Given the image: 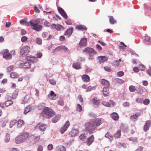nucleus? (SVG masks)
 I'll use <instances>...</instances> for the list:
<instances>
[{"mask_svg": "<svg viewBox=\"0 0 151 151\" xmlns=\"http://www.w3.org/2000/svg\"><path fill=\"white\" fill-rule=\"evenodd\" d=\"M14 66L13 65H11L9 67L7 68V70L8 72H10L11 71H12L14 68Z\"/></svg>", "mask_w": 151, "mask_h": 151, "instance_id": "nucleus-58", "label": "nucleus"}, {"mask_svg": "<svg viewBox=\"0 0 151 151\" xmlns=\"http://www.w3.org/2000/svg\"><path fill=\"white\" fill-rule=\"evenodd\" d=\"M79 44L80 46H86L87 45V38H81Z\"/></svg>", "mask_w": 151, "mask_h": 151, "instance_id": "nucleus-12", "label": "nucleus"}, {"mask_svg": "<svg viewBox=\"0 0 151 151\" xmlns=\"http://www.w3.org/2000/svg\"><path fill=\"white\" fill-rule=\"evenodd\" d=\"M73 30V28L72 27H71L70 28L68 29L65 32L64 35H67L68 37H69L72 34Z\"/></svg>", "mask_w": 151, "mask_h": 151, "instance_id": "nucleus-15", "label": "nucleus"}, {"mask_svg": "<svg viewBox=\"0 0 151 151\" xmlns=\"http://www.w3.org/2000/svg\"><path fill=\"white\" fill-rule=\"evenodd\" d=\"M55 114V112L52 109L48 107L44 108L42 112L43 116L48 118L52 117Z\"/></svg>", "mask_w": 151, "mask_h": 151, "instance_id": "nucleus-2", "label": "nucleus"}, {"mask_svg": "<svg viewBox=\"0 0 151 151\" xmlns=\"http://www.w3.org/2000/svg\"><path fill=\"white\" fill-rule=\"evenodd\" d=\"M113 81L115 83L118 84H122L124 82L123 80L119 78H114Z\"/></svg>", "mask_w": 151, "mask_h": 151, "instance_id": "nucleus-27", "label": "nucleus"}, {"mask_svg": "<svg viewBox=\"0 0 151 151\" xmlns=\"http://www.w3.org/2000/svg\"><path fill=\"white\" fill-rule=\"evenodd\" d=\"M130 118L131 120L133 121H135L137 119V117L134 115L131 116Z\"/></svg>", "mask_w": 151, "mask_h": 151, "instance_id": "nucleus-53", "label": "nucleus"}, {"mask_svg": "<svg viewBox=\"0 0 151 151\" xmlns=\"http://www.w3.org/2000/svg\"><path fill=\"white\" fill-rule=\"evenodd\" d=\"M32 109V107L30 106H28L24 111V114H26L28 112L30 111Z\"/></svg>", "mask_w": 151, "mask_h": 151, "instance_id": "nucleus-39", "label": "nucleus"}, {"mask_svg": "<svg viewBox=\"0 0 151 151\" xmlns=\"http://www.w3.org/2000/svg\"><path fill=\"white\" fill-rule=\"evenodd\" d=\"M82 107L81 105L80 104H78L77 105V111L79 112H81V111L82 110Z\"/></svg>", "mask_w": 151, "mask_h": 151, "instance_id": "nucleus-46", "label": "nucleus"}, {"mask_svg": "<svg viewBox=\"0 0 151 151\" xmlns=\"http://www.w3.org/2000/svg\"><path fill=\"white\" fill-rule=\"evenodd\" d=\"M74 68L76 69H79L81 68V66L80 64L79 63H74L73 65Z\"/></svg>", "mask_w": 151, "mask_h": 151, "instance_id": "nucleus-25", "label": "nucleus"}, {"mask_svg": "<svg viewBox=\"0 0 151 151\" xmlns=\"http://www.w3.org/2000/svg\"><path fill=\"white\" fill-rule=\"evenodd\" d=\"M101 83L102 85L104 86V87H109V82L104 79L101 80Z\"/></svg>", "mask_w": 151, "mask_h": 151, "instance_id": "nucleus-19", "label": "nucleus"}, {"mask_svg": "<svg viewBox=\"0 0 151 151\" xmlns=\"http://www.w3.org/2000/svg\"><path fill=\"white\" fill-rule=\"evenodd\" d=\"M49 82V83L51 84L54 85L56 84V81L54 80H50Z\"/></svg>", "mask_w": 151, "mask_h": 151, "instance_id": "nucleus-60", "label": "nucleus"}, {"mask_svg": "<svg viewBox=\"0 0 151 151\" xmlns=\"http://www.w3.org/2000/svg\"><path fill=\"white\" fill-rule=\"evenodd\" d=\"M34 9L35 12H36L39 13L40 12V11L39 9L36 6H34Z\"/></svg>", "mask_w": 151, "mask_h": 151, "instance_id": "nucleus-59", "label": "nucleus"}, {"mask_svg": "<svg viewBox=\"0 0 151 151\" xmlns=\"http://www.w3.org/2000/svg\"><path fill=\"white\" fill-rule=\"evenodd\" d=\"M76 28L81 31L86 30L87 29V28L85 25H78L76 27Z\"/></svg>", "mask_w": 151, "mask_h": 151, "instance_id": "nucleus-22", "label": "nucleus"}, {"mask_svg": "<svg viewBox=\"0 0 151 151\" xmlns=\"http://www.w3.org/2000/svg\"><path fill=\"white\" fill-rule=\"evenodd\" d=\"M97 59L100 63H103L107 60V58L105 56H99L97 57Z\"/></svg>", "mask_w": 151, "mask_h": 151, "instance_id": "nucleus-17", "label": "nucleus"}, {"mask_svg": "<svg viewBox=\"0 0 151 151\" xmlns=\"http://www.w3.org/2000/svg\"><path fill=\"white\" fill-rule=\"evenodd\" d=\"M17 120H13L12 121H11L10 122V128H11L14 125L17 123Z\"/></svg>", "mask_w": 151, "mask_h": 151, "instance_id": "nucleus-42", "label": "nucleus"}, {"mask_svg": "<svg viewBox=\"0 0 151 151\" xmlns=\"http://www.w3.org/2000/svg\"><path fill=\"white\" fill-rule=\"evenodd\" d=\"M105 137H106L109 138L110 139V141H111V140L109 138L110 137H112V136L111 134L107 132L105 135Z\"/></svg>", "mask_w": 151, "mask_h": 151, "instance_id": "nucleus-50", "label": "nucleus"}, {"mask_svg": "<svg viewBox=\"0 0 151 151\" xmlns=\"http://www.w3.org/2000/svg\"><path fill=\"white\" fill-rule=\"evenodd\" d=\"M96 47L99 51H101L102 49V47L99 45H96Z\"/></svg>", "mask_w": 151, "mask_h": 151, "instance_id": "nucleus-62", "label": "nucleus"}, {"mask_svg": "<svg viewBox=\"0 0 151 151\" xmlns=\"http://www.w3.org/2000/svg\"><path fill=\"white\" fill-rule=\"evenodd\" d=\"M44 25L47 27H50V26L51 27V26L52 25V24H51L48 21H46L44 23Z\"/></svg>", "mask_w": 151, "mask_h": 151, "instance_id": "nucleus-52", "label": "nucleus"}, {"mask_svg": "<svg viewBox=\"0 0 151 151\" xmlns=\"http://www.w3.org/2000/svg\"><path fill=\"white\" fill-rule=\"evenodd\" d=\"M42 37L44 38H45L47 37L48 36V38H51L52 36L51 35H48V34L47 32H44L42 34Z\"/></svg>", "mask_w": 151, "mask_h": 151, "instance_id": "nucleus-43", "label": "nucleus"}, {"mask_svg": "<svg viewBox=\"0 0 151 151\" xmlns=\"http://www.w3.org/2000/svg\"><path fill=\"white\" fill-rule=\"evenodd\" d=\"M79 133V131L77 129H73L71 132L70 134L72 136L77 135Z\"/></svg>", "mask_w": 151, "mask_h": 151, "instance_id": "nucleus-24", "label": "nucleus"}, {"mask_svg": "<svg viewBox=\"0 0 151 151\" xmlns=\"http://www.w3.org/2000/svg\"><path fill=\"white\" fill-rule=\"evenodd\" d=\"M29 135V133L27 132H24L22 135H20L22 140L24 141L28 137Z\"/></svg>", "mask_w": 151, "mask_h": 151, "instance_id": "nucleus-21", "label": "nucleus"}, {"mask_svg": "<svg viewBox=\"0 0 151 151\" xmlns=\"http://www.w3.org/2000/svg\"><path fill=\"white\" fill-rule=\"evenodd\" d=\"M13 102L11 100H8L5 102L4 105L6 106H8L11 105L13 104Z\"/></svg>", "mask_w": 151, "mask_h": 151, "instance_id": "nucleus-38", "label": "nucleus"}, {"mask_svg": "<svg viewBox=\"0 0 151 151\" xmlns=\"http://www.w3.org/2000/svg\"><path fill=\"white\" fill-rule=\"evenodd\" d=\"M49 99L51 100H55L58 97V96L55 94L53 91H51L50 94L48 95Z\"/></svg>", "mask_w": 151, "mask_h": 151, "instance_id": "nucleus-11", "label": "nucleus"}, {"mask_svg": "<svg viewBox=\"0 0 151 151\" xmlns=\"http://www.w3.org/2000/svg\"><path fill=\"white\" fill-rule=\"evenodd\" d=\"M109 21L111 24H114L116 22V20L112 16H110L109 17Z\"/></svg>", "mask_w": 151, "mask_h": 151, "instance_id": "nucleus-26", "label": "nucleus"}, {"mask_svg": "<svg viewBox=\"0 0 151 151\" xmlns=\"http://www.w3.org/2000/svg\"><path fill=\"white\" fill-rule=\"evenodd\" d=\"M94 138L93 135H92L90 137L87 139V140L86 142V143L88 146L90 145L94 141Z\"/></svg>", "mask_w": 151, "mask_h": 151, "instance_id": "nucleus-14", "label": "nucleus"}, {"mask_svg": "<svg viewBox=\"0 0 151 151\" xmlns=\"http://www.w3.org/2000/svg\"><path fill=\"white\" fill-rule=\"evenodd\" d=\"M43 147L41 145L38 146L37 148V151H42Z\"/></svg>", "mask_w": 151, "mask_h": 151, "instance_id": "nucleus-63", "label": "nucleus"}, {"mask_svg": "<svg viewBox=\"0 0 151 151\" xmlns=\"http://www.w3.org/2000/svg\"><path fill=\"white\" fill-rule=\"evenodd\" d=\"M30 65L29 62H26L21 63L19 66L23 68H30Z\"/></svg>", "mask_w": 151, "mask_h": 151, "instance_id": "nucleus-10", "label": "nucleus"}, {"mask_svg": "<svg viewBox=\"0 0 151 151\" xmlns=\"http://www.w3.org/2000/svg\"><path fill=\"white\" fill-rule=\"evenodd\" d=\"M23 124V121L21 119L19 120L17 122V127H18L20 128Z\"/></svg>", "mask_w": 151, "mask_h": 151, "instance_id": "nucleus-41", "label": "nucleus"}, {"mask_svg": "<svg viewBox=\"0 0 151 151\" xmlns=\"http://www.w3.org/2000/svg\"><path fill=\"white\" fill-rule=\"evenodd\" d=\"M102 104L103 105L106 107H109L110 106V104L109 103V101L108 102H103Z\"/></svg>", "mask_w": 151, "mask_h": 151, "instance_id": "nucleus-49", "label": "nucleus"}, {"mask_svg": "<svg viewBox=\"0 0 151 151\" xmlns=\"http://www.w3.org/2000/svg\"><path fill=\"white\" fill-rule=\"evenodd\" d=\"M58 10L59 13L62 15V16L65 19H67L68 18V16L66 13L65 12L64 10L61 7H58Z\"/></svg>", "mask_w": 151, "mask_h": 151, "instance_id": "nucleus-9", "label": "nucleus"}, {"mask_svg": "<svg viewBox=\"0 0 151 151\" xmlns=\"http://www.w3.org/2000/svg\"><path fill=\"white\" fill-rule=\"evenodd\" d=\"M143 103L145 105H148L150 104V101L149 99H146L143 101Z\"/></svg>", "mask_w": 151, "mask_h": 151, "instance_id": "nucleus-44", "label": "nucleus"}, {"mask_svg": "<svg viewBox=\"0 0 151 151\" xmlns=\"http://www.w3.org/2000/svg\"><path fill=\"white\" fill-rule=\"evenodd\" d=\"M51 28L54 29H56L58 31L62 29H64L63 27L60 24H52Z\"/></svg>", "mask_w": 151, "mask_h": 151, "instance_id": "nucleus-13", "label": "nucleus"}, {"mask_svg": "<svg viewBox=\"0 0 151 151\" xmlns=\"http://www.w3.org/2000/svg\"><path fill=\"white\" fill-rule=\"evenodd\" d=\"M136 101L138 103H143V99L140 98H138L136 99Z\"/></svg>", "mask_w": 151, "mask_h": 151, "instance_id": "nucleus-48", "label": "nucleus"}, {"mask_svg": "<svg viewBox=\"0 0 151 151\" xmlns=\"http://www.w3.org/2000/svg\"><path fill=\"white\" fill-rule=\"evenodd\" d=\"M129 89L130 91L133 92L135 91L137 89L135 88V87L133 86H131L129 87Z\"/></svg>", "mask_w": 151, "mask_h": 151, "instance_id": "nucleus-45", "label": "nucleus"}, {"mask_svg": "<svg viewBox=\"0 0 151 151\" xmlns=\"http://www.w3.org/2000/svg\"><path fill=\"white\" fill-rule=\"evenodd\" d=\"M103 122L102 120L100 119L91 120L86 123L85 129L90 134L93 133L97 129V127L101 124Z\"/></svg>", "mask_w": 151, "mask_h": 151, "instance_id": "nucleus-1", "label": "nucleus"}, {"mask_svg": "<svg viewBox=\"0 0 151 151\" xmlns=\"http://www.w3.org/2000/svg\"><path fill=\"white\" fill-rule=\"evenodd\" d=\"M25 59L28 61H30L32 62L35 63L36 62L37 60V58L35 57H33L32 56H26Z\"/></svg>", "mask_w": 151, "mask_h": 151, "instance_id": "nucleus-16", "label": "nucleus"}, {"mask_svg": "<svg viewBox=\"0 0 151 151\" xmlns=\"http://www.w3.org/2000/svg\"><path fill=\"white\" fill-rule=\"evenodd\" d=\"M27 19V18H25L24 19H22L20 21V23L24 25V24L26 22V21Z\"/></svg>", "mask_w": 151, "mask_h": 151, "instance_id": "nucleus-51", "label": "nucleus"}, {"mask_svg": "<svg viewBox=\"0 0 151 151\" xmlns=\"http://www.w3.org/2000/svg\"><path fill=\"white\" fill-rule=\"evenodd\" d=\"M31 138L32 139L31 142L33 144H35L40 139L39 136H35L34 135H32L31 136Z\"/></svg>", "mask_w": 151, "mask_h": 151, "instance_id": "nucleus-18", "label": "nucleus"}, {"mask_svg": "<svg viewBox=\"0 0 151 151\" xmlns=\"http://www.w3.org/2000/svg\"><path fill=\"white\" fill-rule=\"evenodd\" d=\"M18 89H16L14 91L12 97L13 99H15L17 98L18 94Z\"/></svg>", "mask_w": 151, "mask_h": 151, "instance_id": "nucleus-31", "label": "nucleus"}, {"mask_svg": "<svg viewBox=\"0 0 151 151\" xmlns=\"http://www.w3.org/2000/svg\"><path fill=\"white\" fill-rule=\"evenodd\" d=\"M20 136L17 137L15 139V142L17 144H19L24 142Z\"/></svg>", "mask_w": 151, "mask_h": 151, "instance_id": "nucleus-23", "label": "nucleus"}, {"mask_svg": "<svg viewBox=\"0 0 151 151\" xmlns=\"http://www.w3.org/2000/svg\"><path fill=\"white\" fill-rule=\"evenodd\" d=\"M29 47L28 46H25L23 47L20 51V55H26L29 52Z\"/></svg>", "mask_w": 151, "mask_h": 151, "instance_id": "nucleus-5", "label": "nucleus"}, {"mask_svg": "<svg viewBox=\"0 0 151 151\" xmlns=\"http://www.w3.org/2000/svg\"><path fill=\"white\" fill-rule=\"evenodd\" d=\"M83 53L86 52L89 54L95 55L96 53V52L92 48L88 47L83 50Z\"/></svg>", "mask_w": 151, "mask_h": 151, "instance_id": "nucleus-6", "label": "nucleus"}, {"mask_svg": "<svg viewBox=\"0 0 151 151\" xmlns=\"http://www.w3.org/2000/svg\"><path fill=\"white\" fill-rule=\"evenodd\" d=\"M144 42L146 44H151V38H145L144 40Z\"/></svg>", "mask_w": 151, "mask_h": 151, "instance_id": "nucleus-40", "label": "nucleus"}, {"mask_svg": "<svg viewBox=\"0 0 151 151\" xmlns=\"http://www.w3.org/2000/svg\"><path fill=\"white\" fill-rule=\"evenodd\" d=\"M151 124V121L150 120H147L146 122L143 127V130L145 132H146L149 130Z\"/></svg>", "mask_w": 151, "mask_h": 151, "instance_id": "nucleus-8", "label": "nucleus"}, {"mask_svg": "<svg viewBox=\"0 0 151 151\" xmlns=\"http://www.w3.org/2000/svg\"><path fill=\"white\" fill-rule=\"evenodd\" d=\"M80 139L82 140H84L86 138V136L85 134H82L79 137Z\"/></svg>", "mask_w": 151, "mask_h": 151, "instance_id": "nucleus-55", "label": "nucleus"}, {"mask_svg": "<svg viewBox=\"0 0 151 151\" xmlns=\"http://www.w3.org/2000/svg\"><path fill=\"white\" fill-rule=\"evenodd\" d=\"M93 103L96 105H99V100H98L96 98H94L93 99Z\"/></svg>", "mask_w": 151, "mask_h": 151, "instance_id": "nucleus-36", "label": "nucleus"}, {"mask_svg": "<svg viewBox=\"0 0 151 151\" xmlns=\"http://www.w3.org/2000/svg\"><path fill=\"white\" fill-rule=\"evenodd\" d=\"M82 79L84 81L88 82L90 80V77L87 75H84L82 76Z\"/></svg>", "mask_w": 151, "mask_h": 151, "instance_id": "nucleus-30", "label": "nucleus"}, {"mask_svg": "<svg viewBox=\"0 0 151 151\" xmlns=\"http://www.w3.org/2000/svg\"><path fill=\"white\" fill-rule=\"evenodd\" d=\"M46 127L47 126L46 124H42L40 126L39 129L41 131H44L45 130Z\"/></svg>", "mask_w": 151, "mask_h": 151, "instance_id": "nucleus-34", "label": "nucleus"}, {"mask_svg": "<svg viewBox=\"0 0 151 151\" xmlns=\"http://www.w3.org/2000/svg\"><path fill=\"white\" fill-rule=\"evenodd\" d=\"M9 51L7 49H5L3 50L2 52L3 53V58L6 60H10L12 57L11 55L9 52Z\"/></svg>", "mask_w": 151, "mask_h": 151, "instance_id": "nucleus-4", "label": "nucleus"}, {"mask_svg": "<svg viewBox=\"0 0 151 151\" xmlns=\"http://www.w3.org/2000/svg\"><path fill=\"white\" fill-rule=\"evenodd\" d=\"M112 118L114 120H117L119 119L118 114L116 112H114L111 114Z\"/></svg>", "mask_w": 151, "mask_h": 151, "instance_id": "nucleus-29", "label": "nucleus"}, {"mask_svg": "<svg viewBox=\"0 0 151 151\" xmlns=\"http://www.w3.org/2000/svg\"><path fill=\"white\" fill-rule=\"evenodd\" d=\"M122 105L124 107H126L129 106V104L128 102H125Z\"/></svg>", "mask_w": 151, "mask_h": 151, "instance_id": "nucleus-61", "label": "nucleus"}, {"mask_svg": "<svg viewBox=\"0 0 151 151\" xmlns=\"http://www.w3.org/2000/svg\"><path fill=\"white\" fill-rule=\"evenodd\" d=\"M10 134L9 133H6L4 138V140L6 142H8L10 140Z\"/></svg>", "mask_w": 151, "mask_h": 151, "instance_id": "nucleus-33", "label": "nucleus"}, {"mask_svg": "<svg viewBox=\"0 0 151 151\" xmlns=\"http://www.w3.org/2000/svg\"><path fill=\"white\" fill-rule=\"evenodd\" d=\"M117 75L118 76H122L124 75V73L122 71H120L117 73Z\"/></svg>", "mask_w": 151, "mask_h": 151, "instance_id": "nucleus-56", "label": "nucleus"}, {"mask_svg": "<svg viewBox=\"0 0 151 151\" xmlns=\"http://www.w3.org/2000/svg\"><path fill=\"white\" fill-rule=\"evenodd\" d=\"M143 150V147L142 146H139L136 150L135 151H142Z\"/></svg>", "mask_w": 151, "mask_h": 151, "instance_id": "nucleus-64", "label": "nucleus"}, {"mask_svg": "<svg viewBox=\"0 0 151 151\" xmlns=\"http://www.w3.org/2000/svg\"><path fill=\"white\" fill-rule=\"evenodd\" d=\"M60 117V115L58 114L52 119V122L54 123L56 122L59 119Z\"/></svg>", "mask_w": 151, "mask_h": 151, "instance_id": "nucleus-28", "label": "nucleus"}, {"mask_svg": "<svg viewBox=\"0 0 151 151\" xmlns=\"http://www.w3.org/2000/svg\"><path fill=\"white\" fill-rule=\"evenodd\" d=\"M62 50V45L59 46L55 48V49H54L52 52L53 53L55 52L56 51L60 50Z\"/></svg>", "mask_w": 151, "mask_h": 151, "instance_id": "nucleus-47", "label": "nucleus"}, {"mask_svg": "<svg viewBox=\"0 0 151 151\" xmlns=\"http://www.w3.org/2000/svg\"><path fill=\"white\" fill-rule=\"evenodd\" d=\"M36 43L39 45H41L42 43V41L41 38H36Z\"/></svg>", "mask_w": 151, "mask_h": 151, "instance_id": "nucleus-54", "label": "nucleus"}, {"mask_svg": "<svg viewBox=\"0 0 151 151\" xmlns=\"http://www.w3.org/2000/svg\"><path fill=\"white\" fill-rule=\"evenodd\" d=\"M30 24L32 29L37 31H40L42 29V26L41 25H38V23H34L32 21H30Z\"/></svg>", "mask_w": 151, "mask_h": 151, "instance_id": "nucleus-3", "label": "nucleus"}, {"mask_svg": "<svg viewBox=\"0 0 151 151\" xmlns=\"http://www.w3.org/2000/svg\"><path fill=\"white\" fill-rule=\"evenodd\" d=\"M121 136V131L119 130L114 134V137L116 138H119Z\"/></svg>", "mask_w": 151, "mask_h": 151, "instance_id": "nucleus-37", "label": "nucleus"}, {"mask_svg": "<svg viewBox=\"0 0 151 151\" xmlns=\"http://www.w3.org/2000/svg\"><path fill=\"white\" fill-rule=\"evenodd\" d=\"M143 88L142 86H138L137 87V93L139 94H142L143 93Z\"/></svg>", "mask_w": 151, "mask_h": 151, "instance_id": "nucleus-20", "label": "nucleus"}, {"mask_svg": "<svg viewBox=\"0 0 151 151\" xmlns=\"http://www.w3.org/2000/svg\"><path fill=\"white\" fill-rule=\"evenodd\" d=\"M103 92H107V93H108V92L109 91V88L108 87H104L103 88V90L102 91Z\"/></svg>", "mask_w": 151, "mask_h": 151, "instance_id": "nucleus-57", "label": "nucleus"}, {"mask_svg": "<svg viewBox=\"0 0 151 151\" xmlns=\"http://www.w3.org/2000/svg\"><path fill=\"white\" fill-rule=\"evenodd\" d=\"M57 150L58 151H66L65 148L63 146H59L57 147Z\"/></svg>", "mask_w": 151, "mask_h": 151, "instance_id": "nucleus-32", "label": "nucleus"}, {"mask_svg": "<svg viewBox=\"0 0 151 151\" xmlns=\"http://www.w3.org/2000/svg\"><path fill=\"white\" fill-rule=\"evenodd\" d=\"M70 125V123L69 121H67L65 124L60 129V133L61 134H63L64 132L67 130Z\"/></svg>", "mask_w": 151, "mask_h": 151, "instance_id": "nucleus-7", "label": "nucleus"}, {"mask_svg": "<svg viewBox=\"0 0 151 151\" xmlns=\"http://www.w3.org/2000/svg\"><path fill=\"white\" fill-rule=\"evenodd\" d=\"M10 76L12 78H17L18 76V75L17 73L13 72L11 73Z\"/></svg>", "mask_w": 151, "mask_h": 151, "instance_id": "nucleus-35", "label": "nucleus"}]
</instances>
